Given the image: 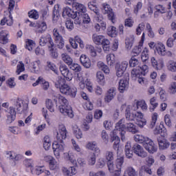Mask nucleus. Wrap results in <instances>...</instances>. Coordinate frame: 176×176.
<instances>
[{
    "instance_id": "nucleus-23",
    "label": "nucleus",
    "mask_w": 176,
    "mask_h": 176,
    "mask_svg": "<svg viewBox=\"0 0 176 176\" xmlns=\"http://www.w3.org/2000/svg\"><path fill=\"white\" fill-rule=\"evenodd\" d=\"M108 38H105L103 35L101 34H93L92 35V41L95 45L100 46L102 45L104 42H105Z\"/></svg>"
},
{
    "instance_id": "nucleus-64",
    "label": "nucleus",
    "mask_w": 176,
    "mask_h": 176,
    "mask_svg": "<svg viewBox=\"0 0 176 176\" xmlns=\"http://www.w3.org/2000/svg\"><path fill=\"white\" fill-rule=\"evenodd\" d=\"M72 145L74 151H75L76 152H78V153H80L82 152V148H80V146L78 144V143L74 139L72 140Z\"/></svg>"
},
{
    "instance_id": "nucleus-3",
    "label": "nucleus",
    "mask_w": 176,
    "mask_h": 176,
    "mask_svg": "<svg viewBox=\"0 0 176 176\" xmlns=\"http://www.w3.org/2000/svg\"><path fill=\"white\" fill-rule=\"evenodd\" d=\"M23 100L21 98H17L14 101L13 105L10 106L6 112V123L7 124H10L13 123L16 120V110L18 113H23L25 111L28 109V104L23 103Z\"/></svg>"
},
{
    "instance_id": "nucleus-56",
    "label": "nucleus",
    "mask_w": 176,
    "mask_h": 176,
    "mask_svg": "<svg viewBox=\"0 0 176 176\" xmlns=\"http://www.w3.org/2000/svg\"><path fill=\"white\" fill-rule=\"evenodd\" d=\"M65 83V80L62 77H58L54 82L55 87L60 89Z\"/></svg>"
},
{
    "instance_id": "nucleus-25",
    "label": "nucleus",
    "mask_w": 176,
    "mask_h": 176,
    "mask_svg": "<svg viewBox=\"0 0 176 176\" xmlns=\"http://www.w3.org/2000/svg\"><path fill=\"white\" fill-rule=\"evenodd\" d=\"M155 50L158 54L161 57L166 56V45L163 44L162 42H158L155 45Z\"/></svg>"
},
{
    "instance_id": "nucleus-12",
    "label": "nucleus",
    "mask_w": 176,
    "mask_h": 176,
    "mask_svg": "<svg viewBox=\"0 0 176 176\" xmlns=\"http://www.w3.org/2000/svg\"><path fill=\"white\" fill-rule=\"evenodd\" d=\"M53 38L58 49H63L65 42L64 41V38L60 34L57 28L53 30Z\"/></svg>"
},
{
    "instance_id": "nucleus-13",
    "label": "nucleus",
    "mask_w": 176,
    "mask_h": 176,
    "mask_svg": "<svg viewBox=\"0 0 176 176\" xmlns=\"http://www.w3.org/2000/svg\"><path fill=\"white\" fill-rule=\"evenodd\" d=\"M64 3L66 6H72L76 10L74 12H85V5L78 3L76 0H65Z\"/></svg>"
},
{
    "instance_id": "nucleus-30",
    "label": "nucleus",
    "mask_w": 176,
    "mask_h": 176,
    "mask_svg": "<svg viewBox=\"0 0 176 176\" xmlns=\"http://www.w3.org/2000/svg\"><path fill=\"white\" fill-rule=\"evenodd\" d=\"M60 6L56 4L54 7L53 14H52V21L53 23H57L60 19Z\"/></svg>"
},
{
    "instance_id": "nucleus-29",
    "label": "nucleus",
    "mask_w": 176,
    "mask_h": 176,
    "mask_svg": "<svg viewBox=\"0 0 176 176\" xmlns=\"http://www.w3.org/2000/svg\"><path fill=\"white\" fill-rule=\"evenodd\" d=\"M80 61L85 68L89 69L91 67V60H90V58L86 54H82L80 56Z\"/></svg>"
},
{
    "instance_id": "nucleus-33",
    "label": "nucleus",
    "mask_w": 176,
    "mask_h": 176,
    "mask_svg": "<svg viewBox=\"0 0 176 176\" xmlns=\"http://www.w3.org/2000/svg\"><path fill=\"white\" fill-rule=\"evenodd\" d=\"M124 152L127 159H131L133 157L134 152L131 150V143L129 142H126L125 145Z\"/></svg>"
},
{
    "instance_id": "nucleus-59",
    "label": "nucleus",
    "mask_w": 176,
    "mask_h": 176,
    "mask_svg": "<svg viewBox=\"0 0 176 176\" xmlns=\"http://www.w3.org/2000/svg\"><path fill=\"white\" fill-rule=\"evenodd\" d=\"M141 70L140 69V67L134 68L131 71V76L134 79H137L138 78H140L141 76Z\"/></svg>"
},
{
    "instance_id": "nucleus-19",
    "label": "nucleus",
    "mask_w": 176,
    "mask_h": 176,
    "mask_svg": "<svg viewBox=\"0 0 176 176\" xmlns=\"http://www.w3.org/2000/svg\"><path fill=\"white\" fill-rule=\"evenodd\" d=\"M118 134H119V132H118V130L115 129L110 133L111 141L113 142V149L116 150L120 146V138L118 136Z\"/></svg>"
},
{
    "instance_id": "nucleus-41",
    "label": "nucleus",
    "mask_w": 176,
    "mask_h": 176,
    "mask_svg": "<svg viewBox=\"0 0 176 176\" xmlns=\"http://www.w3.org/2000/svg\"><path fill=\"white\" fill-rule=\"evenodd\" d=\"M158 145L161 151H164V149H167V148L170 146V142H168L166 139H162L158 140Z\"/></svg>"
},
{
    "instance_id": "nucleus-47",
    "label": "nucleus",
    "mask_w": 176,
    "mask_h": 176,
    "mask_svg": "<svg viewBox=\"0 0 176 176\" xmlns=\"http://www.w3.org/2000/svg\"><path fill=\"white\" fill-rule=\"evenodd\" d=\"M148 53H149V50L147 47H144L141 54V59L143 63L148 61L149 59V54Z\"/></svg>"
},
{
    "instance_id": "nucleus-48",
    "label": "nucleus",
    "mask_w": 176,
    "mask_h": 176,
    "mask_svg": "<svg viewBox=\"0 0 176 176\" xmlns=\"http://www.w3.org/2000/svg\"><path fill=\"white\" fill-rule=\"evenodd\" d=\"M107 34L109 36H111V38H116V36H118V31H116V28L115 26L109 27Z\"/></svg>"
},
{
    "instance_id": "nucleus-17",
    "label": "nucleus",
    "mask_w": 176,
    "mask_h": 176,
    "mask_svg": "<svg viewBox=\"0 0 176 176\" xmlns=\"http://www.w3.org/2000/svg\"><path fill=\"white\" fill-rule=\"evenodd\" d=\"M150 61L151 67L156 69V71H160L164 67V61H163V60H157L155 56H151L150 58Z\"/></svg>"
},
{
    "instance_id": "nucleus-36",
    "label": "nucleus",
    "mask_w": 176,
    "mask_h": 176,
    "mask_svg": "<svg viewBox=\"0 0 176 176\" xmlns=\"http://www.w3.org/2000/svg\"><path fill=\"white\" fill-rule=\"evenodd\" d=\"M97 67L98 68H99V69H101L102 71H103L104 73L106 74V75L109 74V72H111L109 67H108V65H105L104 62H102V61L98 62Z\"/></svg>"
},
{
    "instance_id": "nucleus-52",
    "label": "nucleus",
    "mask_w": 176,
    "mask_h": 176,
    "mask_svg": "<svg viewBox=\"0 0 176 176\" xmlns=\"http://www.w3.org/2000/svg\"><path fill=\"white\" fill-rule=\"evenodd\" d=\"M36 44H35V41H32V40H30L28 39L25 42V47L28 50H29V52H31L34 50V48L35 47Z\"/></svg>"
},
{
    "instance_id": "nucleus-9",
    "label": "nucleus",
    "mask_w": 176,
    "mask_h": 176,
    "mask_svg": "<svg viewBox=\"0 0 176 176\" xmlns=\"http://www.w3.org/2000/svg\"><path fill=\"white\" fill-rule=\"evenodd\" d=\"M52 149L55 157L56 159H60L61 153H64V152H65L67 147L65 146L64 142H59L56 140L52 144Z\"/></svg>"
},
{
    "instance_id": "nucleus-35",
    "label": "nucleus",
    "mask_w": 176,
    "mask_h": 176,
    "mask_svg": "<svg viewBox=\"0 0 176 176\" xmlns=\"http://www.w3.org/2000/svg\"><path fill=\"white\" fill-rule=\"evenodd\" d=\"M43 144L45 151H49L50 146H52V139H50V136L45 135L43 138Z\"/></svg>"
},
{
    "instance_id": "nucleus-37",
    "label": "nucleus",
    "mask_w": 176,
    "mask_h": 176,
    "mask_svg": "<svg viewBox=\"0 0 176 176\" xmlns=\"http://www.w3.org/2000/svg\"><path fill=\"white\" fill-rule=\"evenodd\" d=\"M106 61L107 65H109L110 67H112V65H115V63L116 61L115 58V54L113 53L108 54L106 56Z\"/></svg>"
},
{
    "instance_id": "nucleus-45",
    "label": "nucleus",
    "mask_w": 176,
    "mask_h": 176,
    "mask_svg": "<svg viewBox=\"0 0 176 176\" xmlns=\"http://www.w3.org/2000/svg\"><path fill=\"white\" fill-rule=\"evenodd\" d=\"M149 138H146L142 135L137 134L134 135V140L135 142H139V144H145L146 140H148Z\"/></svg>"
},
{
    "instance_id": "nucleus-49",
    "label": "nucleus",
    "mask_w": 176,
    "mask_h": 176,
    "mask_svg": "<svg viewBox=\"0 0 176 176\" xmlns=\"http://www.w3.org/2000/svg\"><path fill=\"white\" fill-rule=\"evenodd\" d=\"M157 118H159V114L155 112L151 115V121L149 125L150 129H153L156 126V122H157Z\"/></svg>"
},
{
    "instance_id": "nucleus-14",
    "label": "nucleus",
    "mask_w": 176,
    "mask_h": 176,
    "mask_svg": "<svg viewBox=\"0 0 176 176\" xmlns=\"http://www.w3.org/2000/svg\"><path fill=\"white\" fill-rule=\"evenodd\" d=\"M129 67V62L122 61L120 63H117L116 65V75L118 78H122L124 75V72Z\"/></svg>"
},
{
    "instance_id": "nucleus-40",
    "label": "nucleus",
    "mask_w": 176,
    "mask_h": 176,
    "mask_svg": "<svg viewBox=\"0 0 176 176\" xmlns=\"http://www.w3.org/2000/svg\"><path fill=\"white\" fill-rule=\"evenodd\" d=\"M124 175L138 176V173L135 170V169H134V168L129 166L125 169L124 172Z\"/></svg>"
},
{
    "instance_id": "nucleus-27",
    "label": "nucleus",
    "mask_w": 176,
    "mask_h": 176,
    "mask_svg": "<svg viewBox=\"0 0 176 176\" xmlns=\"http://www.w3.org/2000/svg\"><path fill=\"white\" fill-rule=\"evenodd\" d=\"M87 149H89V151H94L96 155H100L101 153V150L97 146V142H89L86 144Z\"/></svg>"
},
{
    "instance_id": "nucleus-10",
    "label": "nucleus",
    "mask_w": 176,
    "mask_h": 176,
    "mask_svg": "<svg viewBox=\"0 0 176 176\" xmlns=\"http://www.w3.org/2000/svg\"><path fill=\"white\" fill-rule=\"evenodd\" d=\"M59 91L61 94L75 98L76 97V93H78V89L75 87H71L68 84L65 83L60 87Z\"/></svg>"
},
{
    "instance_id": "nucleus-24",
    "label": "nucleus",
    "mask_w": 176,
    "mask_h": 176,
    "mask_svg": "<svg viewBox=\"0 0 176 176\" xmlns=\"http://www.w3.org/2000/svg\"><path fill=\"white\" fill-rule=\"evenodd\" d=\"M129 89V80L126 78L120 80L118 90L120 93H124Z\"/></svg>"
},
{
    "instance_id": "nucleus-60",
    "label": "nucleus",
    "mask_w": 176,
    "mask_h": 176,
    "mask_svg": "<svg viewBox=\"0 0 176 176\" xmlns=\"http://www.w3.org/2000/svg\"><path fill=\"white\" fill-rule=\"evenodd\" d=\"M124 163V158L123 157H118L116 160V167L118 170H122V166Z\"/></svg>"
},
{
    "instance_id": "nucleus-16",
    "label": "nucleus",
    "mask_w": 176,
    "mask_h": 176,
    "mask_svg": "<svg viewBox=\"0 0 176 176\" xmlns=\"http://www.w3.org/2000/svg\"><path fill=\"white\" fill-rule=\"evenodd\" d=\"M60 72L62 74L63 76L67 80V82H71L74 79V74L69 71L67 65H62L59 67Z\"/></svg>"
},
{
    "instance_id": "nucleus-54",
    "label": "nucleus",
    "mask_w": 176,
    "mask_h": 176,
    "mask_svg": "<svg viewBox=\"0 0 176 176\" xmlns=\"http://www.w3.org/2000/svg\"><path fill=\"white\" fill-rule=\"evenodd\" d=\"M96 154L95 153H91L89 155L87 158V162L89 166H94L96 164Z\"/></svg>"
},
{
    "instance_id": "nucleus-20",
    "label": "nucleus",
    "mask_w": 176,
    "mask_h": 176,
    "mask_svg": "<svg viewBox=\"0 0 176 176\" xmlns=\"http://www.w3.org/2000/svg\"><path fill=\"white\" fill-rule=\"evenodd\" d=\"M144 42H145V32L142 33L141 40L139 42L138 45L135 46L134 48L133 49L132 52L134 54L138 55L140 54V53H141V52H142Z\"/></svg>"
},
{
    "instance_id": "nucleus-26",
    "label": "nucleus",
    "mask_w": 176,
    "mask_h": 176,
    "mask_svg": "<svg viewBox=\"0 0 176 176\" xmlns=\"http://www.w3.org/2000/svg\"><path fill=\"white\" fill-rule=\"evenodd\" d=\"M47 42H49L50 45L52 43H54L53 38H52V36L50 34H43L40 37V46H45Z\"/></svg>"
},
{
    "instance_id": "nucleus-31",
    "label": "nucleus",
    "mask_w": 176,
    "mask_h": 176,
    "mask_svg": "<svg viewBox=\"0 0 176 176\" xmlns=\"http://www.w3.org/2000/svg\"><path fill=\"white\" fill-rule=\"evenodd\" d=\"M73 134L77 140H82L83 138V133L79 126L76 124L72 126Z\"/></svg>"
},
{
    "instance_id": "nucleus-38",
    "label": "nucleus",
    "mask_w": 176,
    "mask_h": 176,
    "mask_svg": "<svg viewBox=\"0 0 176 176\" xmlns=\"http://www.w3.org/2000/svg\"><path fill=\"white\" fill-rule=\"evenodd\" d=\"M46 108L50 111V112L53 113L56 111V105L52 99H47L45 101Z\"/></svg>"
},
{
    "instance_id": "nucleus-34",
    "label": "nucleus",
    "mask_w": 176,
    "mask_h": 176,
    "mask_svg": "<svg viewBox=\"0 0 176 176\" xmlns=\"http://www.w3.org/2000/svg\"><path fill=\"white\" fill-rule=\"evenodd\" d=\"M51 43L52 44L48 46V52L53 58H57V57H58V52H57V49L56 47H54V43Z\"/></svg>"
},
{
    "instance_id": "nucleus-8",
    "label": "nucleus",
    "mask_w": 176,
    "mask_h": 176,
    "mask_svg": "<svg viewBox=\"0 0 176 176\" xmlns=\"http://www.w3.org/2000/svg\"><path fill=\"white\" fill-rule=\"evenodd\" d=\"M102 13L103 14H107L108 20L111 21L113 24L116 22V14L113 12V9L111 8V6L107 3H103L101 8Z\"/></svg>"
},
{
    "instance_id": "nucleus-39",
    "label": "nucleus",
    "mask_w": 176,
    "mask_h": 176,
    "mask_svg": "<svg viewBox=\"0 0 176 176\" xmlns=\"http://www.w3.org/2000/svg\"><path fill=\"white\" fill-rule=\"evenodd\" d=\"M45 171V166H37L31 169V173L34 175H41Z\"/></svg>"
},
{
    "instance_id": "nucleus-61",
    "label": "nucleus",
    "mask_w": 176,
    "mask_h": 176,
    "mask_svg": "<svg viewBox=\"0 0 176 176\" xmlns=\"http://www.w3.org/2000/svg\"><path fill=\"white\" fill-rule=\"evenodd\" d=\"M70 69L74 71V72H80L82 71V67L80 66L78 63H72L71 65H69Z\"/></svg>"
},
{
    "instance_id": "nucleus-44",
    "label": "nucleus",
    "mask_w": 176,
    "mask_h": 176,
    "mask_svg": "<svg viewBox=\"0 0 176 176\" xmlns=\"http://www.w3.org/2000/svg\"><path fill=\"white\" fill-rule=\"evenodd\" d=\"M5 24H7V25H13V17H12V14H10L8 17H5L1 21V25H5Z\"/></svg>"
},
{
    "instance_id": "nucleus-4",
    "label": "nucleus",
    "mask_w": 176,
    "mask_h": 176,
    "mask_svg": "<svg viewBox=\"0 0 176 176\" xmlns=\"http://www.w3.org/2000/svg\"><path fill=\"white\" fill-rule=\"evenodd\" d=\"M124 118H122L118 122H116L115 125V129L117 130V132L119 133L120 135L121 136L122 141H124V140H126V138L124 137L126 131L132 133V134H135L138 133V128L137 127V125L131 122L124 124Z\"/></svg>"
},
{
    "instance_id": "nucleus-62",
    "label": "nucleus",
    "mask_w": 176,
    "mask_h": 176,
    "mask_svg": "<svg viewBox=\"0 0 176 176\" xmlns=\"http://www.w3.org/2000/svg\"><path fill=\"white\" fill-rule=\"evenodd\" d=\"M28 16L30 19H33V20H38L39 19V12L36 10H32L28 12Z\"/></svg>"
},
{
    "instance_id": "nucleus-5",
    "label": "nucleus",
    "mask_w": 176,
    "mask_h": 176,
    "mask_svg": "<svg viewBox=\"0 0 176 176\" xmlns=\"http://www.w3.org/2000/svg\"><path fill=\"white\" fill-rule=\"evenodd\" d=\"M54 100L57 102V101L60 104L58 107V111L64 115V116H68L69 118H74V111L71 106H68V100L65 97L61 96L60 94H56L54 96Z\"/></svg>"
},
{
    "instance_id": "nucleus-46",
    "label": "nucleus",
    "mask_w": 176,
    "mask_h": 176,
    "mask_svg": "<svg viewBox=\"0 0 176 176\" xmlns=\"http://www.w3.org/2000/svg\"><path fill=\"white\" fill-rule=\"evenodd\" d=\"M61 58L63 61H64V63H65V64H67L69 66L71 65V64H72L74 61L72 60V58H71V56H69V55H68L67 53L62 54Z\"/></svg>"
},
{
    "instance_id": "nucleus-58",
    "label": "nucleus",
    "mask_w": 176,
    "mask_h": 176,
    "mask_svg": "<svg viewBox=\"0 0 176 176\" xmlns=\"http://www.w3.org/2000/svg\"><path fill=\"white\" fill-rule=\"evenodd\" d=\"M24 71H25V66L22 61H20L16 66V75H20V74L24 72Z\"/></svg>"
},
{
    "instance_id": "nucleus-18",
    "label": "nucleus",
    "mask_w": 176,
    "mask_h": 176,
    "mask_svg": "<svg viewBox=\"0 0 176 176\" xmlns=\"http://www.w3.org/2000/svg\"><path fill=\"white\" fill-rule=\"evenodd\" d=\"M133 152L139 157H146L148 156V153L145 151L144 147L138 144H135L133 146Z\"/></svg>"
},
{
    "instance_id": "nucleus-42",
    "label": "nucleus",
    "mask_w": 176,
    "mask_h": 176,
    "mask_svg": "<svg viewBox=\"0 0 176 176\" xmlns=\"http://www.w3.org/2000/svg\"><path fill=\"white\" fill-rule=\"evenodd\" d=\"M32 72L34 74H39V71H41V60H36L32 63Z\"/></svg>"
},
{
    "instance_id": "nucleus-21",
    "label": "nucleus",
    "mask_w": 176,
    "mask_h": 176,
    "mask_svg": "<svg viewBox=\"0 0 176 176\" xmlns=\"http://www.w3.org/2000/svg\"><path fill=\"white\" fill-rule=\"evenodd\" d=\"M62 173L67 176H74L78 174V169L76 166H70L69 168L63 166L62 167Z\"/></svg>"
},
{
    "instance_id": "nucleus-43",
    "label": "nucleus",
    "mask_w": 176,
    "mask_h": 176,
    "mask_svg": "<svg viewBox=\"0 0 176 176\" xmlns=\"http://www.w3.org/2000/svg\"><path fill=\"white\" fill-rule=\"evenodd\" d=\"M8 35L9 32L6 30H3L0 32V43H8Z\"/></svg>"
},
{
    "instance_id": "nucleus-2",
    "label": "nucleus",
    "mask_w": 176,
    "mask_h": 176,
    "mask_svg": "<svg viewBox=\"0 0 176 176\" xmlns=\"http://www.w3.org/2000/svg\"><path fill=\"white\" fill-rule=\"evenodd\" d=\"M138 103L129 105L125 109V117L129 122H135V124L141 129L146 126V119L144 118V113L141 111L133 112L138 110Z\"/></svg>"
},
{
    "instance_id": "nucleus-53",
    "label": "nucleus",
    "mask_w": 176,
    "mask_h": 176,
    "mask_svg": "<svg viewBox=\"0 0 176 176\" xmlns=\"http://www.w3.org/2000/svg\"><path fill=\"white\" fill-rule=\"evenodd\" d=\"M168 71L171 72H176V62L174 60H169L166 65Z\"/></svg>"
},
{
    "instance_id": "nucleus-28",
    "label": "nucleus",
    "mask_w": 176,
    "mask_h": 176,
    "mask_svg": "<svg viewBox=\"0 0 176 176\" xmlns=\"http://www.w3.org/2000/svg\"><path fill=\"white\" fill-rule=\"evenodd\" d=\"M116 96V88H114V87L110 88L108 90L107 94L104 98L105 102H111V101L113 100Z\"/></svg>"
},
{
    "instance_id": "nucleus-57",
    "label": "nucleus",
    "mask_w": 176,
    "mask_h": 176,
    "mask_svg": "<svg viewBox=\"0 0 176 176\" xmlns=\"http://www.w3.org/2000/svg\"><path fill=\"white\" fill-rule=\"evenodd\" d=\"M49 167L50 170H58L60 168V164H58L56 159L54 158V160L51 161L49 163Z\"/></svg>"
},
{
    "instance_id": "nucleus-6",
    "label": "nucleus",
    "mask_w": 176,
    "mask_h": 176,
    "mask_svg": "<svg viewBox=\"0 0 176 176\" xmlns=\"http://www.w3.org/2000/svg\"><path fill=\"white\" fill-rule=\"evenodd\" d=\"M75 82L78 83L79 89L81 90H85V89L87 88L89 93H93L94 91L93 82L89 78H87L86 80H85V78H83V74H82V73L76 74Z\"/></svg>"
},
{
    "instance_id": "nucleus-11",
    "label": "nucleus",
    "mask_w": 176,
    "mask_h": 176,
    "mask_svg": "<svg viewBox=\"0 0 176 176\" xmlns=\"http://www.w3.org/2000/svg\"><path fill=\"white\" fill-rule=\"evenodd\" d=\"M56 141H58L59 142H64V140H66L68 135V131H67L65 125L63 124L58 125V128L56 129Z\"/></svg>"
},
{
    "instance_id": "nucleus-22",
    "label": "nucleus",
    "mask_w": 176,
    "mask_h": 176,
    "mask_svg": "<svg viewBox=\"0 0 176 176\" xmlns=\"http://www.w3.org/2000/svg\"><path fill=\"white\" fill-rule=\"evenodd\" d=\"M98 23L94 24V28L96 32H100L102 31H105L107 30V23L105 21L97 19Z\"/></svg>"
},
{
    "instance_id": "nucleus-15",
    "label": "nucleus",
    "mask_w": 176,
    "mask_h": 176,
    "mask_svg": "<svg viewBox=\"0 0 176 176\" xmlns=\"http://www.w3.org/2000/svg\"><path fill=\"white\" fill-rule=\"evenodd\" d=\"M143 146L148 153H151L152 155L157 152V146L149 138L146 139V142L143 144Z\"/></svg>"
},
{
    "instance_id": "nucleus-1",
    "label": "nucleus",
    "mask_w": 176,
    "mask_h": 176,
    "mask_svg": "<svg viewBox=\"0 0 176 176\" xmlns=\"http://www.w3.org/2000/svg\"><path fill=\"white\" fill-rule=\"evenodd\" d=\"M85 9L83 12L80 10V12H75L71 8L67 6L63 8L62 16L64 18L69 17L70 19H73V20H74V24L77 25H80L82 21L84 24H89L90 21H91V19H90V16H89V14L87 13V8L86 6H85Z\"/></svg>"
},
{
    "instance_id": "nucleus-63",
    "label": "nucleus",
    "mask_w": 176,
    "mask_h": 176,
    "mask_svg": "<svg viewBox=\"0 0 176 176\" xmlns=\"http://www.w3.org/2000/svg\"><path fill=\"white\" fill-rule=\"evenodd\" d=\"M158 92L160 100H162V101H166V100H167V94H166V91L163 88L159 87Z\"/></svg>"
},
{
    "instance_id": "nucleus-51",
    "label": "nucleus",
    "mask_w": 176,
    "mask_h": 176,
    "mask_svg": "<svg viewBox=\"0 0 176 176\" xmlns=\"http://www.w3.org/2000/svg\"><path fill=\"white\" fill-rule=\"evenodd\" d=\"M156 97H153L150 99V104L152 106V107L149 108L150 112H153L156 108H157L159 103L156 102Z\"/></svg>"
},
{
    "instance_id": "nucleus-7",
    "label": "nucleus",
    "mask_w": 176,
    "mask_h": 176,
    "mask_svg": "<svg viewBox=\"0 0 176 176\" xmlns=\"http://www.w3.org/2000/svg\"><path fill=\"white\" fill-rule=\"evenodd\" d=\"M29 27H32L35 34H43L47 30V24L45 21H36L32 22L30 20L26 21Z\"/></svg>"
},
{
    "instance_id": "nucleus-32",
    "label": "nucleus",
    "mask_w": 176,
    "mask_h": 176,
    "mask_svg": "<svg viewBox=\"0 0 176 176\" xmlns=\"http://www.w3.org/2000/svg\"><path fill=\"white\" fill-rule=\"evenodd\" d=\"M96 82L100 86H105V76H104L102 72L98 71L96 72Z\"/></svg>"
},
{
    "instance_id": "nucleus-50",
    "label": "nucleus",
    "mask_w": 176,
    "mask_h": 176,
    "mask_svg": "<svg viewBox=\"0 0 176 176\" xmlns=\"http://www.w3.org/2000/svg\"><path fill=\"white\" fill-rule=\"evenodd\" d=\"M155 134H162V137H167L168 133H167V129L165 128L162 129L160 126H157L155 128V130L154 131Z\"/></svg>"
},
{
    "instance_id": "nucleus-55",
    "label": "nucleus",
    "mask_w": 176,
    "mask_h": 176,
    "mask_svg": "<svg viewBox=\"0 0 176 176\" xmlns=\"http://www.w3.org/2000/svg\"><path fill=\"white\" fill-rule=\"evenodd\" d=\"M111 41L107 38L103 43H102V50L105 53H109L111 50Z\"/></svg>"
}]
</instances>
